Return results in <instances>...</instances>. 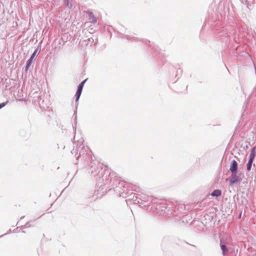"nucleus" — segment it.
<instances>
[{"instance_id":"f257e3e1","label":"nucleus","mask_w":256,"mask_h":256,"mask_svg":"<svg viewBox=\"0 0 256 256\" xmlns=\"http://www.w3.org/2000/svg\"><path fill=\"white\" fill-rule=\"evenodd\" d=\"M83 140L80 139L78 140L76 144V150L73 149L71 151L72 154L75 153L76 155L78 154L76 159L80 162H82L84 166H88L90 167V170L88 173L93 174L96 179L99 178L104 182V185L105 186L110 182L112 186L116 185V192H120V196H124L123 193L119 190L120 186L122 184L118 182V186H116V183H114L116 180L112 179V176L114 174V172H110L109 170H103L102 164L96 160H93L92 152L87 146H85L83 144Z\"/></svg>"},{"instance_id":"f03ea898","label":"nucleus","mask_w":256,"mask_h":256,"mask_svg":"<svg viewBox=\"0 0 256 256\" xmlns=\"http://www.w3.org/2000/svg\"><path fill=\"white\" fill-rule=\"evenodd\" d=\"M154 207L156 209V212L160 216L164 215L166 214V215L169 216V212L170 211V208L168 206V204L166 203L155 204Z\"/></svg>"},{"instance_id":"7ed1b4c3","label":"nucleus","mask_w":256,"mask_h":256,"mask_svg":"<svg viewBox=\"0 0 256 256\" xmlns=\"http://www.w3.org/2000/svg\"><path fill=\"white\" fill-rule=\"evenodd\" d=\"M41 44H42V42L39 43L36 48L34 50L33 53L32 54L30 58L27 60L26 65V66L24 68L25 72H27L28 70L29 69L30 67V66L33 60L35 58L37 54H38L39 52H40L41 50Z\"/></svg>"},{"instance_id":"20e7f679","label":"nucleus","mask_w":256,"mask_h":256,"mask_svg":"<svg viewBox=\"0 0 256 256\" xmlns=\"http://www.w3.org/2000/svg\"><path fill=\"white\" fill-rule=\"evenodd\" d=\"M140 202L143 203L142 204H140V206L144 208H148L152 202V197L146 194L140 195Z\"/></svg>"},{"instance_id":"39448f33","label":"nucleus","mask_w":256,"mask_h":256,"mask_svg":"<svg viewBox=\"0 0 256 256\" xmlns=\"http://www.w3.org/2000/svg\"><path fill=\"white\" fill-rule=\"evenodd\" d=\"M242 180V178H240V176L237 175V173L231 174L230 178L229 180V185L230 186H232L234 184L240 182Z\"/></svg>"},{"instance_id":"423d86ee","label":"nucleus","mask_w":256,"mask_h":256,"mask_svg":"<svg viewBox=\"0 0 256 256\" xmlns=\"http://www.w3.org/2000/svg\"><path fill=\"white\" fill-rule=\"evenodd\" d=\"M140 194H136L135 196L134 194L132 195L130 194V198L127 200H126V202L128 204L129 203L132 202L134 204H142L143 203L142 202H140Z\"/></svg>"},{"instance_id":"0eeeda50","label":"nucleus","mask_w":256,"mask_h":256,"mask_svg":"<svg viewBox=\"0 0 256 256\" xmlns=\"http://www.w3.org/2000/svg\"><path fill=\"white\" fill-rule=\"evenodd\" d=\"M230 170L231 174L237 173L238 170V164L235 160H233L230 167Z\"/></svg>"},{"instance_id":"6e6552de","label":"nucleus","mask_w":256,"mask_h":256,"mask_svg":"<svg viewBox=\"0 0 256 256\" xmlns=\"http://www.w3.org/2000/svg\"><path fill=\"white\" fill-rule=\"evenodd\" d=\"M220 246L222 250V254L224 256L228 252V249L226 246L222 242V240H220Z\"/></svg>"},{"instance_id":"1a4fd4ad","label":"nucleus","mask_w":256,"mask_h":256,"mask_svg":"<svg viewBox=\"0 0 256 256\" xmlns=\"http://www.w3.org/2000/svg\"><path fill=\"white\" fill-rule=\"evenodd\" d=\"M74 124H72V128L76 133V127L77 124V115H76V110H75L74 114Z\"/></svg>"},{"instance_id":"9d476101","label":"nucleus","mask_w":256,"mask_h":256,"mask_svg":"<svg viewBox=\"0 0 256 256\" xmlns=\"http://www.w3.org/2000/svg\"><path fill=\"white\" fill-rule=\"evenodd\" d=\"M210 195L214 197H219L222 195V190L218 189L214 190Z\"/></svg>"},{"instance_id":"9b49d317","label":"nucleus","mask_w":256,"mask_h":256,"mask_svg":"<svg viewBox=\"0 0 256 256\" xmlns=\"http://www.w3.org/2000/svg\"><path fill=\"white\" fill-rule=\"evenodd\" d=\"M256 155V151L254 147H253L251 149V152L249 157L248 160H254V157Z\"/></svg>"},{"instance_id":"f8f14e48","label":"nucleus","mask_w":256,"mask_h":256,"mask_svg":"<svg viewBox=\"0 0 256 256\" xmlns=\"http://www.w3.org/2000/svg\"><path fill=\"white\" fill-rule=\"evenodd\" d=\"M64 4L68 8L72 7V0H64Z\"/></svg>"},{"instance_id":"ddd939ff","label":"nucleus","mask_w":256,"mask_h":256,"mask_svg":"<svg viewBox=\"0 0 256 256\" xmlns=\"http://www.w3.org/2000/svg\"><path fill=\"white\" fill-rule=\"evenodd\" d=\"M253 160H248L246 164V170L248 171L250 170L252 164Z\"/></svg>"},{"instance_id":"4468645a","label":"nucleus","mask_w":256,"mask_h":256,"mask_svg":"<svg viewBox=\"0 0 256 256\" xmlns=\"http://www.w3.org/2000/svg\"><path fill=\"white\" fill-rule=\"evenodd\" d=\"M126 38L128 40L131 41H137L138 38L134 36H126Z\"/></svg>"},{"instance_id":"2eb2a0df","label":"nucleus","mask_w":256,"mask_h":256,"mask_svg":"<svg viewBox=\"0 0 256 256\" xmlns=\"http://www.w3.org/2000/svg\"><path fill=\"white\" fill-rule=\"evenodd\" d=\"M87 78H86V80H84L83 81H82L78 86V88H79V89H82V90L83 89V88H84V84L86 83V82L87 80Z\"/></svg>"},{"instance_id":"dca6fc26","label":"nucleus","mask_w":256,"mask_h":256,"mask_svg":"<svg viewBox=\"0 0 256 256\" xmlns=\"http://www.w3.org/2000/svg\"><path fill=\"white\" fill-rule=\"evenodd\" d=\"M80 94H78V93H76L75 94V96H74V98H75V100L76 102H77L79 99H80Z\"/></svg>"},{"instance_id":"f3484780","label":"nucleus","mask_w":256,"mask_h":256,"mask_svg":"<svg viewBox=\"0 0 256 256\" xmlns=\"http://www.w3.org/2000/svg\"><path fill=\"white\" fill-rule=\"evenodd\" d=\"M92 18L91 22L92 24H96V19L93 14H92L91 18Z\"/></svg>"},{"instance_id":"a211bd4d","label":"nucleus","mask_w":256,"mask_h":256,"mask_svg":"<svg viewBox=\"0 0 256 256\" xmlns=\"http://www.w3.org/2000/svg\"><path fill=\"white\" fill-rule=\"evenodd\" d=\"M144 42L147 44H148L150 46H152V48H154V46H152L151 44H150V42L148 40H144Z\"/></svg>"},{"instance_id":"6ab92c4d","label":"nucleus","mask_w":256,"mask_h":256,"mask_svg":"<svg viewBox=\"0 0 256 256\" xmlns=\"http://www.w3.org/2000/svg\"><path fill=\"white\" fill-rule=\"evenodd\" d=\"M7 103H8V102L0 103V109L4 108L6 104Z\"/></svg>"},{"instance_id":"aec40b11","label":"nucleus","mask_w":256,"mask_h":256,"mask_svg":"<svg viewBox=\"0 0 256 256\" xmlns=\"http://www.w3.org/2000/svg\"><path fill=\"white\" fill-rule=\"evenodd\" d=\"M88 40L90 42H91L92 44L94 43V44H93L94 45V44H95V43H94V38H88ZM92 44H91V45H90V46H92Z\"/></svg>"},{"instance_id":"412c9836","label":"nucleus","mask_w":256,"mask_h":256,"mask_svg":"<svg viewBox=\"0 0 256 256\" xmlns=\"http://www.w3.org/2000/svg\"><path fill=\"white\" fill-rule=\"evenodd\" d=\"M240 0L244 4L246 5L248 4L247 0Z\"/></svg>"},{"instance_id":"4be33fe9","label":"nucleus","mask_w":256,"mask_h":256,"mask_svg":"<svg viewBox=\"0 0 256 256\" xmlns=\"http://www.w3.org/2000/svg\"><path fill=\"white\" fill-rule=\"evenodd\" d=\"M82 90V89L80 90V89H79V88H77V90H76V92L78 93V94H81Z\"/></svg>"},{"instance_id":"5701e85b","label":"nucleus","mask_w":256,"mask_h":256,"mask_svg":"<svg viewBox=\"0 0 256 256\" xmlns=\"http://www.w3.org/2000/svg\"><path fill=\"white\" fill-rule=\"evenodd\" d=\"M242 216V213H240L238 216V218H240Z\"/></svg>"},{"instance_id":"b1692460","label":"nucleus","mask_w":256,"mask_h":256,"mask_svg":"<svg viewBox=\"0 0 256 256\" xmlns=\"http://www.w3.org/2000/svg\"><path fill=\"white\" fill-rule=\"evenodd\" d=\"M29 225H30V222H28L26 224V226H29Z\"/></svg>"},{"instance_id":"393cba45","label":"nucleus","mask_w":256,"mask_h":256,"mask_svg":"<svg viewBox=\"0 0 256 256\" xmlns=\"http://www.w3.org/2000/svg\"><path fill=\"white\" fill-rule=\"evenodd\" d=\"M6 234H7V233H6V234H4V235H2L1 236H0V238L2 237V236H4V235H6Z\"/></svg>"},{"instance_id":"a878e982","label":"nucleus","mask_w":256,"mask_h":256,"mask_svg":"<svg viewBox=\"0 0 256 256\" xmlns=\"http://www.w3.org/2000/svg\"><path fill=\"white\" fill-rule=\"evenodd\" d=\"M74 140H75V136H74Z\"/></svg>"}]
</instances>
